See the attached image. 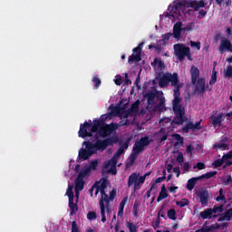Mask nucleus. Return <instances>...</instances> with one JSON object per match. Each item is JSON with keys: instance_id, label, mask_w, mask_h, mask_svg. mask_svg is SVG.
Instances as JSON below:
<instances>
[{"instance_id": "nucleus-1", "label": "nucleus", "mask_w": 232, "mask_h": 232, "mask_svg": "<svg viewBox=\"0 0 232 232\" xmlns=\"http://www.w3.org/2000/svg\"><path fill=\"white\" fill-rule=\"evenodd\" d=\"M170 85L173 89V101H172V110L175 114L174 122L176 124H184L188 121L186 117V109L182 104H180V89L184 87L183 82H179V73L166 72L160 78L159 86L160 88H168Z\"/></svg>"}, {"instance_id": "nucleus-2", "label": "nucleus", "mask_w": 232, "mask_h": 232, "mask_svg": "<svg viewBox=\"0 0 232 232\" xmlns=\"http://www.w3.org/2000/svg\"><path fill=\"white\" fill-rule=\"evenodd\" d=\"M206 5L208 4L204 0H192L190 2L188 0H181L179 2H174L173 5H169L166 17L179 19V17H182L186 8H193L194 12H198L200 8H206Z\"/></svg>"}, {"instance_id": "nucleus-3", "label": "nucleus", "mask_w": 232, "mask_h": 232, "mask_svg": "<svg viewBox=\"0 0 232 232\" xmlns=\"http://www.w3.org/2000/svg\"><path fill=\"white\" fill-rule=\"evenodd\" d=\"M106 121H108V116L102 115L99 120L94 121L93 124H92V121L81 123L78 137L81 139L93 137V133H98L99 130H101V126H102Z\"/></svg>"}, {"instance_id": "nucleus-4", "label": "nucleus", "mask_w": 232, "mask_h": 232, "mask_svg": "<svg viewBox=\"0 0 232 232\" xmlns=\"http://www.w3.org/2000/svg\"><path fill=\"white\" fill-rule=\"evenodd\" d=\"M119 128V125L116 123H110V124H102L100 127V130H98L97 133L93 135V140L92 142H97V140H101L102 139H106L113 133V131H116V130Z\"/></svg>"}, {"instance_id": "nucleus-5", "label": "nucleus", "mask_w": 232, "mask_h": 232, "mask_svg": "<svg viewBox=\"0 0 232 232\" xmlns=\"http://www.w3.org/2000/svg\"><path fill=\"white\" fill-rule=\"evenodd\" d=\"M83 146L85 149H81L79 150L78 158L80 160H88L92 155H95L99 150L95 147V142L90 140L83 141Z\"/></svg>"}, {"instance_id": "nucleus-6", "label": "nucleus", "mask_w": 232, "mask_h": 232, "mask_svg": "<svg viewBox=\"0 0 232 232\" xmlns=\"http://www.w3.org/2000/svg\"><path fill=\"white\" fill-rule=\"evenodd\" d=\"M99 206L101 209L102 222H103L104 224V222H106V209L108 213H110V196L106 194V191H103V193H101Z\"/></svg>"}, {"instance_id": "nucleus-7", "label": "nucleus", "mask_w": 232, "mask_h": 232, "mask_svg": "<svg viewBox=\"0 0 232 232\" xmlns=\"http://www.w3.org/2000/svg\"><path fill=\"white\" fill-rule=\"evenodd\" d=\"M119 142V138L111 137L106 138L104 140H97L95 141V147L97 148L98 151H104L107 150L108 146H113Z\"/></svg>"}, {"instance_id": "nucleus-8", "label": "nucleus", "mask_w": 232, "mask_h": 232, "mask_svg": "<svg viewBox=\"0 0 232 232\" xmlns=\"http://www.w3.org/2000/svg\"><path fill=\"white\" fill-rule=\"evenodd\" d=\"M232 152H227L222 156V159L215 160L212 163L213 168H220L223 164V169H226L228 166H232Z\"/></svg>"}, {"instance_id": "nucleus-9", "label": "nucleus", "mask_w": 232, "mask_h": 232, "mask_svg": "<svg viewBox=\"0 0 232 232\" xmlns=\"http://www.w3.org/2000/svg\"><path fill=\"white\" fill-rule=\"evenodd\" d=\"M189 47L184 45L183 44H174V53L180 63L186 59V55L189 54Z\"/></svg>"}, {"instance_id": "nucleus-10", "label": "nucleus", "mask_w": 232, "mask_h": 232, "mask_svg": "<svg viewBox=\"0 0 232 232\" xmlns=\"http://www.w3.org/2000/svg\"><path fill=\"white\" fill-rule=\"evenodd\" d=\"M143 47H144V42L140 43L137 47H135L132 50L133 53L130 56H129V60H128L129 64H132L133 61H135L136 63H140V61H142V57L140 55L142 53Z\"/></svg>"}, {"instance_id": "nucleus-11", "label": "nucleus", "mask_w": 232, "mask_h": 232, "mask_svg": "<svg viewBox=\"0 0 232 232\" xmlns=\"http://www.w3.org/2000/svg\"><path fill=\"white\" fill-rule=\"evenodd\" d=\"M209 121L213 128H220V126H222V122L224 121V113L215 112L209 117Z\"/></svg>"}, {"instance_id": "nucleus-12", "label": "nucleus", "mask_w": 232, "mask_h": 232, "mask_svg": "<svg viewBox=\"0 0 232 232\" xmlns=\"http://www.w3.org/2000/svg\"><path fill=\"white\" fill-rule=\"evenodd\" d=\"M195 92L198 95H204L208 92V87H206V78H199L196 81Z\"/></svg>"}, {"instance_id": "nucleus-13", "label": "nucleus", "mask_w": 232, "mask_h": 232, "mask_svg": "<svg viewBox=\"0 0 232 232\" xmlns=\"http://www.w3.org/2000/svg\"><path fill=\"white\" fill-rule=\"evenodd\" d=\"M201 123H202V120H199L195 124L193 123V121H188L186 123L184 127H182L181 130L183 133H189V130H191L192 131H195V130L199 131V130H202V126H200Z\"/></svg>"}, {"instance_id": "nucleus-14", "label": "nucleus", "mask_w": 232, "mask_h": 232, "mask_svg": "<svg viewBox=\"0 0 232 232\" xmlns=\"http://www.w3.org/2000/svg\"><path fill=\"white\" fill-rule=\"evenodd\" d=\"M219 53H224V52H230L232 53V44L227 38H222L221 44L218 47Z\"/></svg>"}, {"instance_id": "nucleus-15", "label": "nucleus", "mask_w": 232, "mask_h": 232, "mask_svg": "<svg viewBox=\"0 0 232 232\" xmlns=\"http://www.w3.org/2000/svg\"><path fill=\"white\" fill-rule=\"evenodd\" d=\"M197 197H198L200 204L203 208H206V206L209 204V191L207 189L198 192Z\"/></svg>"}, {"instance_id": "nucleus-16", "label": "nucleus", "mask_w": 232, "mask_h": 232, "mask_svg": "<svg viewBox=\"0 0 232 232\" xmlns=\"http://www.w3.org/2000/svg\"><path fill=\"white\" fill-rule=\"evenodd\" d=\"M138 177H139V174H137V172H133L129 176V179H128V188H131V186H134L133 188L134 193L135 191H137V189H139Z\"/></svg>"}, {"instance_id": "nucleus-17", "label": "nucleus", "mask_w": 232, "mask_h": 232, "mask_svg": "<svg viewBox=\"0 0 232 232\" xmlns=\"http://www.w3.org/2000/svg\"><path fill=\"white\" fill-rule=\"evenodd\" d=\"M160 95H163L162 92H159L157 91H151L147 92L145 97L148 104H151V106H153V104H155V99H157V97L159 98Z\"/></svg>"}, {"instance_id": "nucleus-18", "label": "nucleus", "mask_w": 232, "mask_h": 232, "mask_svg": "<svg viewBox=\"0 0 232 232\" xmlns=\"http://www.w3.org/2000/svg\"><path fill=\"white\" fill-rule=\"evenodd\" d=\"M182 22H177L176 24H174L172 33L174 39H179L182 35Z\"/></svg>"}, {"instance_id": "nucleus-19", "label": "nucleus", "mask_w": 232, "mask_h": 232, "mask_svg": "<svg viewBox=\"0 0 232 232\" xmlns=\"http://www.w3.org/2000/svg\"><path fill=\"white\" fill-rule=\"evenodd\" d=\"M190 75H191V83L196 84L197 81H198V77H200V71L197 66L192 65L190 68Z\"/></svg>"}, {"instance_id": "nucleus-20", "label": "nucleus", "mask_w": 232, "mask_h": 232, "mask_svg": "<svg viewBox=\"0 0 232 232\" xmlns=\"http://www.w3.org/2000/svg\"><path fill=\"white\" fill-rule=\"evenodd\" d=\"M110 184V181H108V179L102 178L100 181H96L94 184L98 188H100V193H104L106 191V188H108V185Z\"/></svg>"}, {"instance_id": "nucleus-21", "label": "nucleus", "mask_w": 232, "mask_h": 232, "mask_svg": "<svg viewBox=\"0 0 232 232\" xmlns=\"http://www.w3.org/2000/svg\"><path fill=\"white\" fill-rule=\"evenodd\" d=\"M211 215H213V210H211V208H206L199 213V217L202 220H211Z\"/></svg>"}, {"instance_id": "nucleus-22", "label": "nucleus", "mask_w": 232, "mask_h": 232, "mask_svg": "<svg viewBox=\"0 0 232 232\" xmlns=\"http://www.w3.org/2000/svg\"><path fill=\"white\" fill-rule=\"evenodd\" d=\"M117 162H119V158L113 156L108 163L105 165V168H110V166H114V169H112L111 173L112 175H117V169H115V166H117Z\"/></svg>"}, {"instance_id": "nucleus-23", "label": "nucleus", "mask_w": 232, "mask_h": 232, "mask_svg": "<svg viewBox=\"0 0 232 232\" xmlns=\"http://www.w3.org/2000/svg\"><path fill=\"white\" fill-rule=\"evenodd\" d=\"M172 137H173V139H175V140H177L174 143L175 148H179V146H184V137H182L180 134H177V133H174L172 135Z\"/></svg>"}, {"instance_id": "nucleus-24", "label": "nucleus", "mask_w": 232, "mask_h": 232, "mask_svg": "<svg viewBox=\"0 0 232 232\" xmlns=\"http://www.w3.org/2000/svg\"><path fill=\"white\" fill-rule=\"evenodd\" d=\"M136 143H138L141 148L144 150L146 146L149 144H151V140H150L149 136H145L140 139V140H137Z\"/></svg>"}, {"instance_id": "nucleus-25", "label": "nucleus", "mask_w": 232, "mask_h": 232, "mask_svg": "<svg viewBox=\"0 0 232 232\" xmlns=\"http://www.w3.org/2000/svg\"><path fill=\"white\" fill-rule=\"evenodd\" d=\"M84 184H85L84 179L76 178L75 184H74V190L82 191V189H84Z\"/></svg>"}, {"instance_id": "nucleus-26", "label": "nucleus", "mask_w": 232, "mask_h": 232, "mask_svg": "<svg viewBox=\"0 0 232 232\" xmlns=\"http://www.w3.org/2000/svg\"><path fill=\"white\" fill-rule=\"evenodd\" d=\"M164 198H168V191L166 190V185H163L161 187L160 195L157 198V202H160L161 200H164Z\"/></svg>"}, {"instance_id": "nucleus-27", "label": "nucleus", "mask_w": 232, "mask_h": 232, "mask_svg": "<svg viewBox=\"0 0 232 232\" xmlns=\"http://www.w3.org/2000/svg\"><path fill=\"white\" fill-rule=\"evenodd\" d=\"M69 209L71 211V215L79 211V206H77V203H73V199H69Z\"/></svg>"}, {"instance_id": "nucleus-28", "label": "nucleus", "mask_w": 232, "mask_h": 232, "mask_svg": "<svg viewBox=\"0 0 232 232\" xmlns=\"http://www.w3.org/2000/svg\"><path fill=\"white\" fill-rule=\"evenodd\" d=\"M218 195L219 197L216 198V202H223V204H227V200L224 195V188H219Z\"/></svg>"}, {"instance_id": "nucleus-29", "label": "nucleus", "mask_w": 232, "mask_h": 232, "mask_svg": "<svg viewBox=\"0 0 232 232\" xmlns=\"http://www.w3.org/2000/svg\"><path fill=\"white\" fill-rule=\"evenodd\" d=\"M213 214H223L224 213V204L222 205H215L213 208H211Z\"/></svg>"}, {"instance_id": "nucleus-30", "label": "nucleus", "mask_w": 232, "mask_h": 232, "mask_svg": "<svg viewBox=\"0 0 232 232\" xmlns=\"http://www.w3.org/2000/svg\"><path fill=\"white\" fill-rule=\"evenodd\" d=\"M139 106H140V101L137 100L130 108V113H137V111H139Z\"/></svg>"}, {"instance_id": "nucleus-31", "label": "nucleus", "mask_w": 232, "mask_h": 232, "mask_svg": "<svg viewBox=\"0 0 232 232\" xmlns=\"http://www.w3.org/2000/svg\"><path fill=\"white\" fill-rule=\"evenodd\" d=\"M195 186H197V182L191 178L188 180L186 188L188 191H193Z\"/></svg>"}, {"instance_id": "nucleus-32", "label": "nucleus", "mask_w": 232, "mask_h": 232, "mask_svg": "<svg viewBox=\"0 0 232 232\" xmlns=\"http://www.w3.org/2000/svg\"><path fill=\"white\" fill-rule=\"evenodd\" d=\"M139 208H140V203L135 201L132 208L133 217H135V218H139Z\"/></svg>"}, {"instance_id": "nucleus-33", "label": "nucleus", "mask_w": 232, "mask_h": 232, "mask_svg": "<svg viewBox=\"0 0 232 232\" xmlns=\"http://www.w3.org/2000/svg\"><path fill=\"white\" fill-rule=\"evenodd\" d=\"M167 216L170 220H177V211H175V208H170L167 212Z\"/></svg>"}, {"instance_id": "nucleus-34", "label": "nucleus", "mask_w": 232, "mask_h": 232, "mask_svg": "<svg viewBox=\"0 0 232 232\" xmlns=\"http://www.w3.org/2000/svg\"><path fill=\"white\" fill-rule=\"evenodd\" d=\"M66 195L69 198V200H73L75 198V196L73 195V186H69L66 190Z\"/></svg>"}, {"instance_id": "nucleus-35", "label": "nucleus", "mask_w": 232, "mask_h": 232, "mask_svg": "<svg viewBox=\"0 0 232 232\" xmlns=\"http://www.w3.org/2000/svg\"><path fill=\"white\" fill-rule=\"evenodd\" d=\"M119 113V107H112L111 110V112L107 115H104L105 117H108V119H111V117H116V115Z\"/></svg>"}, {"instance_id": "nucleus-36", "label": "nucleus", "mask_w": 232, "mask_h": 232, "mask_svg": "<svg viewBox=\"0 0 232 232\" xmlns=\"http://www.w3.org/2000/svg\"><path fill=\"white\" fill-rule=\"evenodd\" d=\"M88 173H90V169H85L84 170L79 172L77 179L84 180L85 177H88Z\"/></svg>"}, {"instance_id": "nucleus-37", "label": "nucleus", "mask_w": 232, "mask_h": 232, "mask_svg": "<svg viewBox=\"0 0 232 232\" xmlns=\"http://www.w3.org/2000/svg\"><path fill=\"white\" fill-rule=\"evenodd\" d=\"M215 229H217V227L211 225V226L202 227L201 229L197 230V232H211V231H215Z\"/></svg>"}, {"instance_id": "nucleus-38", "label": "nucleus", "mask_w": 232, "mask_h": 232, "mask_svg": "<svg viewBox=\"0 0 232 232\" xmlns=\"http://www.w3.org/2000/svg\"><path fill=\"white\" fill-rule=\"evenodd\" d=\"M217 82V70L213 69L212 70V74L209 80V84L210 86H213Z\"/></svg>"}, {"instance_id": "nucleus-39", "label": "nucleus", "mask_w": 232, "mask_h": 232, "mask_svg": "<svg viewBox=\"0 0 232 232\" xmlns=\"http://www.w3.org/2000/svg\"><path fill=\"white\" fill-rule=\"evenodd\" d=\"M176 206H179V208H186V206H189V200L183 198L180 201H177Z\"/></svg>"}, {"instance_id": "nucleus-40", "label": "nucleus", "mask_w": 232, "mask_h": 232, "mask_svg": "<svg viewBox=\"0 0 232 232\" xmlns=\"http://www.w3.org/2000/svg\"><path fill=\"white\" fill-rule=\"evenodd\" d=\"M140 151H144V149L141 146H140L137 142H135L134 147L132 149V152L139 155Z\"/></svg>"}, {"instance_id": "nucleus-41", "label": "nucleus", "mask_w": 232, "mask_h": 232, "mask_svg": "<svg viewBox=\"0 0 232 232\" xmlns=\"http://www.w3.org/2000/svg\"><path fill=\"white\" fill-rule=\"evenodd\" d=\"M217 174H218L217 170L208 171L203 174V179H213V177L217 176Z\"/></svg>"}, {"instance_id": "nucleus-42", "label": "nucleus", "mask_w": 232, "mask_h": 232, "mask_svg": "<svg viewBox=\"0 0 232 232\" xmlns=\"http://www.w3.org/2000/svg\"><path fill=\"white\" fill-rule=\"evenodd\" d=\"M160 122H162V124H177L178 126H180L181 124H179V123H176L175 122V116H174V119L173 121H171V119L169 118H165L161 121H160Z\"/></svg>"}, {"instance_id": "nucleus-43", "label": "nucleus", "mask_w": 232, "mask_h": 232, "mask_svg": "<svg viewBox=\"0 0 232 232\" xmlns=\"http://www.w3.org/2000/svg\"><path fill=\"white\" fill-rule=\"evenodd\" d=\"M126 227H128L130 232H137V226L131 222H127Z\"/></svg>"}, {"instance_id": "nucleus-44", "label": "nucleus", "mask_w": 232, "mask_h": 232, "mask_svg": "<svg viewBox=\"0 0 232 232\" xmlns=\"http://www.w3.org/2000/svg\"><path fill=\"white\" fill-rule=\"evenodd\" d=\"M153 64H154V66H157L158 68H164V63L162 62V60H160L159 58L154 59Z\"/></svg>"}, {"instance_id": "nucleus-45", "label": "nucleus", "mask_w": 232, "mask_h": 232, "mask_svg": "<svg viewBox=\"0 0 232 232\" xmlns=\"http://www.w3.org/2000/svg\"><path fill=\"white\" fill-rule=\"evenodd\" d=\"M97 166H99V161L97 160L91 161L89 168L87 169H97Z\"/></svg>"}, {"instance_id": "nucleus-46", "label": "nucleus", "mask_w": 232, "mask_h": 232, "mask_svg": "<svg viewBox=\"0 0 232 232\" xmlns=\"http://www.w3.org/2000/svg\"><path fill=\"white\" fill-rule=\"evenodd\" d=\"M92 82H94L95 90H97V88H99V86H101V83H102L101 79L97 76H94L92 78Z\"/></svg>"}, {"instance_id": "nucleus-47", "label": "nucleus", "mask_w": 232, "mask_h": 232, "mask_svg": "<svg viewBox=\"0 0 232 232\" xmlns=\"http://www.w3.org/2000/svg\"><path fill=\"white\" fill-rule=\"evenodd\" d=\"M87 218L88 220H95V218H97V213H95V211L88 212Z\"/></svg>"}, {"instance_id": "nucleus-48", "label": "nucleus", "mask_w": 232, "mask_h": 232, "mask_svg": "<svg viewBox=\"0 0 232 232\" xmlns=\"http://www.w3.org/2000/svg\"><path fill=\"white\" fill-rule=\"evenodd\" d=\"M163 173L164 175L162 177L156 179L155 182L153 183L154 187H155V184H160V182H162L163 180H166V170H163Z\"/></svg>"}, {"instance_id": "nucleus-49", "label": "nucleus", "mask_w": 232, "mask_h": 232, "mask_svg": "<svg viewBox=\"0 0 232 232\" xmlns=\"http://www.w3.org/2000/svg\"><path fill=\"white\" fill-rule=\"evenodd\" d=\"M195 169L199 170L206 169V164H204V162H198L196 165H194V169Z\"/></svg>"}, {"instance_id": "nucleus-50", "label": "nucleus", "mask_w": 232, "mask_h": 232, "mask_svg": "<svg viewBox=\"0 0 232 232\" xmlns=\"http://www.w3.org/2000/svg\"><path fill=\"white\" fill-rule=\"evenodd\" d=\"M145 181H146V175L140 176V178L138 176V188H139V189H140V184H144Z\"/></svg>"}, {"instance_id": "nucleus-51", "label": "nucleus", "mask_w": 232, "mask_h": 232, "mask_svg": "<svg viewBox=\"0 0 232 232\" xmlns=\"http://www.w3.org/2000/svg\"><path fill=\"white\" fill-rule=\"evenodd\" d=\"M206 15H208V11L201 9L198 12V19H204Z\"/></svg>"}, {"instance_id": "nucleus-52", "label": "nucleus", "mask_w": 232, "mask_h": 232, "mask_svg": "<svg viewBox=\"0 0 232 232\" xmlns=\"http://www.w3.org/2000/svg\"><path fill=\"white\" fill-rule=\"evenodd\" d=\"M225 77H227L228 79H230V77H232V66L231 65H229L227 68V71L225 72Z\"/></svg>"}, {"instance_id": "nucleus-53", "label": "nucleus", "mask_w": 232, "mask_h": 232, "mask_svg": "<svg viewBox=\"0 0 232 232\" xmlns=\"http://www.w3.org/2000/svg\"><path fill=\"white\" fill-rule=\"evenodd\" d=\"M71 232H81V230H79V227L77 226V221H72Z\"/></svg>"}, {"instance_id": "nucleus-54", "label": "nucleus", "mask_w": 232, "mask_h": 232, "mask_svg": "<svg viewBox=\"0 0 232 232\" xmlns=\"http://www.w3.org/2000/svg\"><path fill=\"white\" fill-rule=\"evenodd\" d=\"M231 182H232L231 175H228L227 178H225V179H223V184H224L225 186H229V184H231Z\"/></svg>"}, {"instance_id": "nucleus-55", "label": "nucleus", "mask_w": 232, "mask_h": 232, "mask_svg": "<svg viewBox=\"0 0 232 232\" xmlns=\"http://www.w3.org/2000/svg\"><path fill=\"white\" fill-rule=\"evenodd\" d=\"M191 48H197V50H200V42H193L190 41Z\"/></svg>"}, {"instance_id": "nucleus-56", "label": "nucleus", "mask_w": 232, "mask_h": 232, "mask_svg": "<svg viewBox=\"0 0 232 232\" xmlns=\"http://www.w3.org/2000/svg\"><path fill=\"white\" fill-rule=\"evenodd\" d=\"M139 154L135 153V152H131L130 155V162L131 164H133V161L134 160H137V157H138Z\"/></svg>"}, {"instance_id": "nucleus-57", "label": "nucleus", "mask_w": 232, "mask_h": 232, "mask_svg": "<svg viewBox=\"0 0 232 232\" xmlns=\"http://www.w3.org/2000/svg\"><path fill=\"white\" fill-rule=\"evenodd\" d=\"M115 195H117V190L112 189L110 192L109 200L112 202V200H115Z\"/></svg>"}, {"instance_id": "nucleus-58", "label": "nucleus", "mask_w": 232, "mask_h": 232, "mask_svg": "<svg viewBox=\"0 0 232 232\" xmlns=\"http://www.w3.org/2000/svg\"><path fill=\"white\" fill-rule=\"evenodd\" d=\"M216 148H219L220 150H227V148H229V145L226 143H218L216 144Z\"/></svg>"}, {"instance_id": "nucleus-59", "label": "nucleus", "mask_w": 232, "mask_h": 232, "mask_svg": "<svg viewBox=\"0 0 232 232\" xmlns=\"http://www.w3.org/2000/svg\"><path fill=\"white\" fill-rule=\"evenodd\" d=\"M120 149H122L123 151L124 150H128L130 148V140H127L122 145L119 147Z\"/></svg>"}, {"instance_id": "nucleus-60", "label": "nucleus", "mask_w": 232, "mask_h": 232, "mask_svg": "<svg viewBox=\"0 0 232 232\" xmlns=\"http://www.w3.org/2000/svg\"><path fill=\"white\" fill-rule=\"evenodd\" d=\"M124 153L122 149H118V150L114 153L113 157H116V159H121V155Z\"/></svg>"}, {"instance_id": "nucleus-61", "label": "nucleus", "mask_w": 232, "mask_h": 232, "mask_svg": "<svg viewBox=\"0 0 232 232\" xmlns=\"http://www.w3.org/2000/svg\"><path fill=\"white\" fill-rule=\"evenodd\" d=\"M128 202V198H124L121 203H120V207L119 208H121V210L124 209V207L126 206V203Z\"/></svg>"}, {"instance_id": "nucleus-62", "label": "nucleus", "mask_w": 232, "mask_h": 232, "mask_svg": "<svg viewBox=\"0 0 232 232\" xmlns=\"http://www.w3.org/2000/svg\"><path fill=\"white\" fill-rule=\"evenodd\" d=\"M158 99H160V102L158 103V105L160 106H165L166 103V98H164L163 96H159Z\"/></svg>"}, {"instance_id": "nucleus-63", "label": "nucleus", "mask_w": 232, "mask_h": 232, "mask_svg": "<svg viewBox=\"0 0 232 232\" xmlns=\"http://www.w3.org/2000/svg\"><path fill=\"white\" fill-rule=\"evenodd\" d=\"M125 86H130L131 84V80L128 79V72H125Z\"/></svg>"}, {"instance_id": "nucleus-64", "label": "nucleus", "mask_w": 232, "mask_h": 232, "mask_svg": "<svg viewBox=\"0 0 232 232\" xmlns=\"http://www.w3.org/2000/svg\"><path fill=\"white\" fill-rule=\"evenodd\" d=\"M183 171H189V163H183Z\"/></svg>"}]
</instances>
